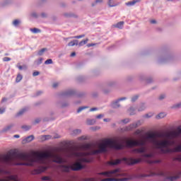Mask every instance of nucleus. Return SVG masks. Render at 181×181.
<instances>
[{"label":"nucleus","mask_w":181,"mask_h":181,"mask_svg":"<svg viewBox=\"0 0 181 181\" xmlns=\"http://www.w3.org/2000/svg\"><path fill=\"white\" fill-rule=\"evenodd\" d=\"M146 142L151 144L160 153H172V152H181V129L177 132L170 133H160L156 135L154 134H148L145 139L129 140L126 142L127 148L139 146V148H132L133 153H143L142 157L146 158L148 163H160V160H149L153 158V153H146L148 147Z\"/></svg>","instance_id":"f257e3e1"},{"label":"nucleus","mask_w":181,"mask_h":181,"mask_svg":"<svg viewBox=\"0 0 181 181\" xmlns=\"http://www.w3.org/2000/svg\"><path fill=\"white\" fill-rule=\"evenodd\" d=\"M8 165L9 166H33V156L23 153L4 156L0 157V166Z\"/></svg>","instance_id":"f03ea898"},{"label":"nucleus","mask_w":181,"mask_h":181,"mask_svg":"<svg viewBox=\"0 0 181 181\" xmlns=\"http://www.w3.org/2000/svg\"><path fill=\"white\" fill-rule=\"evenodd\" d=\"M100 175L106 176L107 177L101 180V181H127L131 179V177L127 173H124L119 168L112 170L101 173Z\"/></svg>","instance_id":"7ed1b4c3"},{"label":"nucleus","mask_w":181,"mask_h":181,"mask_svg":"<svg viewBox=\"0 0 181 181\" xmlns=\"http://www.w3.org/2000/svg\"><path fill=\"white\" fill-rule=\"evenodd\" d=\"M123 161L124 163H127V165H135L136 163H139L141 162L140 159L133 158H127L124 157L122 159L117 158V159H112L111 158L110 160L107 162V165L109 166H117L121 163V162Z\"/></svg>","instance_id":"20e7f679"},{"label":"nucleus","mask_w":181,"mask_h":181,"mask_svg":"<svg viewBox=\"0 0 181 181\" xmlns=\"http://www.w3.org/2000/svg\"><path fill=\"white\" fill-rule=\"evenodd\" d=\"M175 60L174 54L162 55L158 54L155 57V62L157 64H166V63H170Z\"/></svg>","instance_id":"39448f33"},{"label":"nucleus","mask_w":181,"mask_h":181,"mask_svg":"<svg viewBox=\"0 0 181 181\" xmlns=\"http://www.w3.org/2000/svg\"><path fill=\"white\" fill-rule=\"evenodd\" d=\"M125 100H128V98L127 97H122L119 98L117 99H115V100L112 101L110 103V107L112 108H114L115 110H117L118 108H121L122 105H121V101H125Z\"/></svg>","instance_id":"423d86ee"},{"label":"nucleus","mask_w":181,"mask_h":181,"mask_svg":"<svg viewBox=\"0 0 181 181\" xmlns=\"http://www.w3.org/2000/svg\"><path fill=\"white\" fill-rule=\"evenodd\" d=\"M76 89H68L64 90L59 93L61 97H73V95H76Z\"/></svg>","instance_id":"0eeeda50"},{"label":"nucleus","mask_w":181,"mask_h":181,"mask_svg":"<svg viewBox=\"0 0 181 181\" xmlns=\"http://www.w3.org/2000/svg\"><path fill=\"white\" fill-rule=\"evenodd\" d=\"M170 175H173L168 176L167 179L171 181L176 180L177 179H179V177H180L181 171L179 170H174L170 173Z\"/></svg>","instance_id":"6e6552de"},{"label":"nucleus","mask_w":181,"mask_h":181,"mask_svg":"<svg viewBox=\"0 0 181 181\" xmlns=\"http://www.w3.org/2000/svg\"><path fill=\"white\" fill-rule=\"evenodd\" d=\"M141 125H142V122L141 120H138L136 122L132 123L126 127L124 128V131H132V129H135V128H138V127H141Z\"/></svg>","instance_id":"1a4fd4ad"},{"label":"nucleus","mask_w":181,"mask_h":181,"mask_svg":"<svg viewBox=\"0 0 181 181\" xmlns=\"http://www.w3.org/2000/svg\"><path fill=\"white\" fill-rule=\"evenodd\" d=\"M62 16L66 18H74V19H78V15L73 11L64 12L62 13Z\"/></svg>","instance_id":"9d476101"},{"label":"nucleus","mask_w":181,"mask_h":181,"mask_svg":"<svg viewBox=\"0 0 181 181\" xmlns=\"http://www.w3.org/2000/svg\"><path fill=\"white\" fill-rule=\"evenodd\" d=\"M118 5H119V2H115V0H107V6L109 8H115Z\"/></svg>","instance_id":"9b49d317"},{"label":"nucleus","mask_w":181,"mask_h":181,"mask_svg":"<svg viewBox=\"0 0 181 181\" xmlns=\"http://www.w3.org/2000/svg\"><path fill=\"white\" fill-rule=\"evenodd\" d=\"M28 111H29V108L23 107V109L20 110L18 112L16 113V117H22V115H23L25 112H28Z\"/></svg>","instance_id":"f8f14e48"},{"label":"nucleus","mask_w":181,"mask_h":181,"mask_svg":"<svg viewBox=\"0 0 181 181\" xmlns=\"http://www.w3.org/2000/svg\"><path fill=\"white\" fill-rule=\"evenodd\" d=\"M15 127V124L11 123L8 124L7 126L4 127V129L1 130V132H9L12 128Z\"/></svg>","instance_id":"ddd939ff"},{"label":"nucleus","mask_w":181,"mask_h":181,"mask_svg":"<svg viewBox=\"0 0 181 181\" xmlns=\"http://www.w3.org/2000/svg\"><path fill=\"white\" fill-rule=\"evenodd\" d=\"M57 107H61L62 108H66L69 107V104L67 102H57Z\"/></svg>","instance_id":"4468645a"},{"label":"nucleus","mask_w":181,"mask_h":181,"mask_svg":"<svg viewBox=\"0 0 181 181\" xmlns=\"http://www.w3.org/2000/svg\"><path fill=\"white\" fill-rule=\"evenodd\" d=\"M145 110H146V105L145 103H141L139 105V107L137 109V111L139 112H142V111H145Z\"/></svg>","instance_id":"2eb2a0df"},{"label":"nucleus","mask_w":181,"mask_h":181,"mask_svg":"<svg viewBox=\"0 0 181 181\" xmlns=\"http://www.w3.org/2000/svg\"><path fill=\"white\" fill-rule=\"evenodd\" d=\"M33 139H35V136L30 135V136H27L25 139H23V142H24V144L32 142V141H33Z\"/></svg>","instance_id":"dca6fc26"},{"label":"nucleus","mask_w":181,"mask_h":181,"mask_svg":"<svg viewBox=\"0 0 181 181\" xmlns=\"http://www.w3.org/2000/svg\"><path fill=\"white\" fill-rule=\"evenodd\" d=\"M125 23L124 21H120L116 24H114L112 26L113 28H117V29H122L124 28V24Z\"/></svg>","instance_id":"f3484780"},{"label":"nucleus","mask_w":181,"mask_h":181,"mask_svg":"<svg viewBox=\"0 0 181 181\" xmlns=\"http://www.w3.org/2000/svg\"><path fill=\"white\" fill-rule=\"evenodd\" d=\"M86 92H80L76 90V93L75 94L76 97H78V98H83V97H86Z\"/></svg>","instance_id":"a211bd4d"},{"label":"nucleus","mask_w":181,"mask_h":181,"mask_svg":"<svg viewBox=\"0 0 181 181\" xmlns=\"http://www.w3.org/2000/svg\"><path fill=\"white\" fill-rule=\"evenodd\" d=\"M137 2H141V0H133L132 1H128L125 3V5L127 6H134V5H135V4H137Z\"/></svg>","instance_id":"6ab92c4d"},{"label":"nucleus","mask_w":181,"mask_h":181,"mask_svg":"<svg viewBox=\"0 0 181 181\" xmlns=\"http://www.w3.org/2000/svg\"><path fill=\"white\" fill-rule=\"evenodd\" d=\"M21 23H22V21L19 19H16L12 22V25L14 26V28H18Z\"/></svg>","instance_id":"aec40b11"},{"label":"nucleus","mask_w":181,"mask_h":181,"mask_svg":"<svg viewBox=\"0 0 181 181\" xmlns=\"http://www.w3.org/2000/svg\"><path fill=\"white\" fill-rule=\"evenodd\" d=\"M30 16L31 18H33V19H38L39 16H40L39 15V13H37V12H36L35 11H33L30 12Z\"/></svg>","instance_id":"412c9836"},{"label":"nucleus","mask_w":181,"mask_h":181,"mask_svg":"<svg viewBox=\"0 0 181 181\" xmlns=\"http://www.w3.org/2000/svg\"><path fill=\"white\" fill-rule=\"evenodd\" d=\"M68 46L69 47H71L73 46H78V40H74L68 43Z\"/></svg>","instance_id":"4be33fe9"},{"label":"nucleus","mask_w":181,"mask_h":181,"mask_svg":"<svg viewBox=\"0 0 181 181\" xmlns=\"http://www.w3.org/2000/svg\"><path fill=\"white\" fill-rule=\"evenodd\" d=\"M135 111H136V109L134 106H132L128 109L129 115H135Z\"/></svg>","instance_id":"5701e85b"},{"label":"nucleus","mask_w":181,"mask_h":181,"mask_svg":"<svg viewBox=\"0 0 181 181\" xmlns=\"http://www.w3.org/2000/svg\"><path fill=\"white\" fill-rule=\"evenodd\" d=\"M13 4V0H4L1 5L2 6H7L8 5H12Z\"/></svg>","instance_id":"b1692460"},{"label":"nucleus","mask_w":181,"mask_h":181,"mask_svg":"<svg viewBox=\"0 0 181 181\" xmlns=\"http://www.w3.org/2000/svg\"><path fill=\"white\" fill-rule=\"evenodd\" d=\"M115 86H117V81H110L107 83V87H115Z\"/></svg>","instance_id":"393cba45"},{"label":"nucleus","mask_w":181,"mask_h":181,"mask_svg":"<svg viewBox=\"0 0 181 181\" xmlns=\"http://www.w3.org/2000/svg\"><path fill=\"white\" fill-rule=\"evenodd\" d=\"M45 52H47V48H42L40 50H39L37 53V56H43Z\"/></svg>","instance_id":"a878e982"},{"label":"nucleus","mask_w":181,"mask_h":181,"mask_svg":"<svg viewBox=\"0 0 181 181\" xmlns=\"http://www.w3.org/2000/svg\"><path fill=\"white\" fill-rule=\"evenodd\" d=\"M80 134H81V129H74L71 132V135H74V136H76V135H80Z\"/></svg>","instance_id":"bb28decb"},{"label":"nucleus","mask_w":181,"mask_h":181,"mask_svg":"<svg viewBox=\"0 0 181 181\" xmlns=\"http://www.w3.org/2000/svg\"><path fill=\"white\" fill-rule=\"evenodd\" d=\"M30 32H32V33H42V30L39 28H30Z\"/></svg>","instance_id":"cd10ccee"},{"label":"nucleus","mask_w":181,"mask_h":181,"mask_svg":"<svg viewBox=\"0 0 181 181\" xmlns=\"http://www.w3.org/2000/svg\"><path fill=\"white\" fill-rule=\"evenodd\" d=\"M103 2H104V0H95V1H93L91 4V6L94 7V6H97L98 4H103Z\"/></svg>","instance_id":"c85d7f7f"},{"label":"nucleus","mask_w":181,"mask_h":181,"mask_svg":"<svg viewBox=\"0 0 181 181\" xmlns=\"http://www.w3.org/2000/svg\"><path fill=\"white\" fill-rule=\"evenodd\" d=\"M165 117H166V113L165 112H160V114H158L156 118V119H160L162 118H165Z\"/></svg>","instance_id":"c756f323"},{"label":"nucleus","mask_w":181,"mask_h":181,"mask_svg":"<svg viewBox=\"0 0 181 181\" xmlns=\"http://www.w3.org/2000/svg\"><path fill=\"white\" fill-rule=\"evenodd\" d=\"M21 129H23L24 131H29L32 129V126L24 124L21 126Z\"/></svg>","instance_id":"7c9ffc66"},{"label":"nucleus","mask_w":181,"mask_h":181,"mask_svg":"<svg viewBox=\"0 0 181 181\" xmlns=\"http://www.w3.org/2000/svg\"><path fill=\"white\" fill-rule=\"evenodd\" d=\"M43 63V58H40L35 61L34 64L35 66H40V64H42Z\"/></svg>","instance_id":"2f4dec72"},{"label":"nucleus","mask_w":181,"mask_h":181,"mask_svg":"<svg viewBox=\"0 0 181 181\" xmlns=\"http://www.w3.org/2000/svg\"><path fill=\"white\" fill-rule=\"evenodd\" d=\"M88 42V38H86V40L81 41L79 43L78 42V45L80 47H81V46H84V45H87Z\"/></svg>","instance_id":"473e14b6"},{"label":"nucleus","mask_w":181,"mask_h":181,"mask_svg":"<svg viewBox=\"0 0 181 181\" xmlns=\"http://www.w3.org/2000/svg\"><path fill=\"white\" fill-rule=\"evenodd\" d=\"M171 108H173V110H177L179 108H181V102L174 104Z\"/></svg>","instance_id":"72a5a7b5"},{"label":"nucleus","mask_w":181,"mask_h":181,"mask_svg":"<svg viewBox=\"0 0 181 181\" xmlns=\"http://www.w3.org/2000/svg\"><path fill=\"white\" fill-rule=\"evenodd\" d=\"M41 121H42V118L37 117L35 119L34 121L33 122V125H37V124H40Z\"/></svg>","instance_id":"f704fd0d"},{"label":"nucleus","mask_w":181,"mask_h":181,"mask_svg":"<svg viewBox=\"0 0 181 181\" xmlns=\"http://www.w3.org/2000/svg\"><path fill=\"white\" fill-rule=\"evenodd\" d=\"M40 17L42 18V19H47V18H49V14L46 12H42L40 13Z\"/></svg>","instance_id":"c9c22d12"},{"label":"nucleus","mask_w":181,"mask_h":181,"mask_svg":"<svg viewBox=\"0 0 181 181\" xmlns=\"http://www.w3.org/2000/svg\"><path fill=\"white\" fill-rule=\"evenodd\" d=\"M139 98V95H134L132 97L131 101L132 103H135Z\"/></svg>","instance_id":"e433bc0d"},{"label":"nucleus","mask_w":181,"mask_h":181,"mask_svg":"<svg viewBox=\"0 0 181 181\" xmlns=\"http://www.w3.org/2000/svg\"><path fill=\"white\" fill-rule=\"evenodd\" d=\"M42 141H47V139H52L51 135H43L42 136Z\"/></svg>","instance_id":"4c0bfd02"},{"label":"nucleus","mask_w":181,"mask_h":181,"mask_svg":"<svg viewBox=\"0 0 181 181\" xmlns=\"http://www.w3.org/2000/svg\"><path fill=\"white\" fill-rule=\"evenodd\" d=\"M94 124H95V119H88L87 120V124L88 125H94Z\"/></svg>","instance_id":"58836bf2"},{"label":"nucleus","mask_w":181,"mask_h":181,"mask_svg":"<svg viewBox=\"0 0 181 181\" xmlns=\"http://www.w3.org/2000/svg\"><path fill=\"white\" fill-rule=\"evenodd\" d=\"M86 108H88V107L87 106H82V107H80L78 110H77V113H80L81 112V111L84 110H86Z\"/></svg>","instance_id":"ea45409f"},{"label":"nucleus","mask_w":181,"mask_h":181,"mask_svg":"<svg viewBox=\"0 0 181 181\" xmlns=\"http://www.w3.org/2000/svg\"><path fill=\"white\" fill-rule=\"evenodd\" d=\"M102 93H103V94H110V93H111V90L109 88H103L102 89Z\"/></svg>","instance_id":"a19ab883"},{"label":"nucleus","mask_w":181,"mask_h":181,"mask_svg":"<svg viewBox=\"0 0 181 181\" xmlns=\"http://www.w3.org/2000/svg\"><path fill=\"white\" fill-rule=\"evenodd\" d=\"M152 117H153V114L151 112L147 113L143 116L144 118H152Z\"/></svg>","instance_id":"79ce46f5"},{"label":"nucleus","mask_w":181,"mask_h":181,"mask_svg":"<svg viewBox=\"0 0 181 181\" xmlns=\"http://www.w3.org/2000/svg\"><path fill=\"white\" fill-rule=\"evenodd\" d=\"M60 8H67V4L64 1H62L59 3Z\"/></svg>","instance_id":"37998d69"},{"label":"nucleus","mask_w":181,"mask_h":181,"mask_svg":"<svg viewBox=\"0 0 181 181\" xmlns=\"http://www.w3.org/2000/svg\"><path fill=\"white\" fill-rule=\"evenodd\" d=\"M22 78H23L22 75L18 74L16 79V83H19L22 80Z\"/></svg>","instance_id":"c03bdc74"},{"label":"nucleus","mask_w":181,"mask_h":181,"mask_svg":"<svg viewBox=\"0 0 181 181\" xmlns=\"http://www.w3.org/2000/svg\"><path fill=\"white\" fill-rule=\"evenodd\" d=\"M146 81L148 84H151V83H153V78H152V77H148L146 78Z\"/></svg>","instance_id":"a18cd8bd"},{"label":"nucleus","mask_w":181,"mask_h":181,"mask_svg":"<svg viewBox=\"0 0 181 181\" xmlns=\"http://www.w3.org/2000/svg\"><path fill=\"white\" fill-rule=\"evenodd\" d=\"M165 98H166L165 94H161L158 97V100H160V101H162V100H165Z\"/></svg>","instance_id":"49530a36"},{"label":"nucleus","mask_w":181,"mask_h":181,"mask_svg":"<svg viewBox=\"0 0 181 181\" xmlns=\"http://www.w3.org/2000/svg\"><path fill=\"white\" fill-rule=\"evenodd\" d=\"M122 122H123V124H128V122H131V119L126 118L124 119H122Z\"/></svg>","instance_id":"de8ad7c7"},{"label":"nucleus","mask_w":181,"mask_h":181,"mask_svg":"<svg viewBox=\"0 0 181 181\" xmlns=\"http://www.w3.org/2000/svg\"><path fill=\"white\" fill-rule=\"evenodd\" d=\"M45 64H53V60L52 59H47L45 62Z\"/></svg>","instance_id":"09e8293b"},{"label":"nucleus","mask_w":181,"mask_h":181,"mask_svg":"<svg viewBox=\"0 0 181 181\" xmlns=\"http://www.w3.org/2000/svg\"><path fill=\"white\" fill-rule=\"evenodd\" d=\"M86 35L83 34L81 35H77V36H74L73 37V39H81L82 37H85Z\"/></svg>","instance_id":"8fccbe9b"},{"label":"nucleus","mask_w":181,"mask_h":181,"mask_svg":"<svg viewBox=\"0 0 181 181\" xmlns=\"http://www.w3.org/2000/svg\"><path fill=\"white\" fill-rule=\"evenodd\" d=\"M179 80H180V76H175V77L173 78V83H176V81H179Z\"/></svg>","instance_id":"3c124183"},{"label":"nucleus","mask_w":181,"mask_h":181,"mask_svg":"<svg viewBox=\"0 0 181 181\" xmlns=\"http://www.w3.org/2000/svg\"><path fill=\"white\" fill-rule=\"evenodd\" d=\"M59 86H60V83H59V82H56L52 84L53 88H57V87H59Z\"/></svg>","instance_id":"603ef678"},{"label":"nucleus","mask_w":181,"mask_h":181,"mask_svg":"<svg viewBox=\"0 0 181 181\" xmlns=\"http://www.w3.org/2000/svg\"><path fill=\"white\" fill-rule=\"evenodd\" d=\"M78 81H79L80 83H81V81H84V77L83 76H78L77 78Z\"/></svg>","instance_id":"864d4df0"},{"label":"nucleus","mask_w":181,"mask_h":181,"mask_svg":"<svg viewBox=\"0 0 181 181\" xmlns=\"http://www.w3.org/2000/svg\"><path fill=\"white\" fill-rule=\"evenodd\" d=\"M51 20L52 21V22H56L57 21V16H52L51 17Z\"/></svg>","instance_id":"5fc2aeb1"},{"label":"nucleus","mask_w":181,"mask_h":181,"mask_svg":"<svg viewBox=\"0 0 181 181\" xmlns=\"http://www.w3.org/2000/svg\"><path fill=\"white\" fill-rule=\"evenodd\" d=\"M79 141H86L87 139V137L86 136H82L78 138Z\"/></svg>","instance_id":"6e6d98bb"},{"label":"nucleus","mask_w":181,"mask_h":181,"mask_svg":"<svg viewBox=\"0 0 181 181\" xmlns=\"http://www.w3.org/2000/svg\"><path fill=\"white\" fill-rule=\"evenodd\" d=\"M39 74H40V72L36 71L33 72V77H36V76H39Z\"/></svg>","instance_id":"4d7b16f0"},{"label":"nucleus","mask_w":181,"mask_h":181,"mask_svg":"<svg viewBox=\"0 0 181 181\" xmlns=\"http://www.w3.org/2000/svg\"><path fill=\"white\" fill-rule=\"evenodd\" d=\"M3 62H11V58L6 57L3 58Z\"/></svg>","instance_id":"13d9d810"},{"label":"nucleus","mask_w":181,"mask_h":181,"mask_svg":"<svg viewBox=\"0 0 181 181\" xmlns=\"http://www.w3.org/2000/svg\"><path fill=\"white\" fill-rule=\"evenodd\" d=\"M103 117H104V115L100 114V115H98L96 116V118H97L98 119H101V118H103Z\"/></svg>","instance_id":"bf43d9fd"},{"label":"nucleus","mask_w":181,"mask_h":181,"mask_svg":"<svg viewBox=\"0 0 181 181\" xmlns=\"http://www.w3.org/2000/svg\"><path fill=\"white\" fill-rule=\"evenodd\" d=\"M136 135H141V134H142V131L137 129L135 132Z\"/></svg>","instance_id":"052dcab7"},{"label":"nucleus","mask_w":181,"mask_h":181,"mask_svg":"<svg viewBox=\"0 0 181 181\" xmlns=\"http://www.w3.org/2000/svg\"><path fill=\"white\" fill-rule=\"evenodd\" d=\"M18 69H19V70H23V69H26V66H17Z\"/></svg>","instance_id":"680f3d73"},{"label":"nucleus","mask_w":181,"mask_h":181,"mask_svg":"<svg viewBox=\"0 0 181 181\" xmlns=\"http://www.w3.org/2000/svg\"><path fill=\"white\" fill-rule=\"evenodd\" d=\"M150 23L153 25H156L158 23V22L156 21V20H151Z\"/></svg>","instance_id":"e2e57ef3"},{"label":"nucleus","mask_w":181,"mask_h":181,"mask_svg":"<svg viewBox=\"0 0 181 181\" xmlns=\"http://www.w3.org/2000/svg\"><path fill=\"white\" fill-rule=\"evenodd\" d=\"M98 110L97 107H92L90 109V112H92L93 111H97Z\"/></svg>","instance_id":"0e129e2a"},{"label":"nucleus","mask_w":181,"mask_h":181,"mask_svg":"<svg viewBox=\"0 0 181 181\" xmlns=\"http://www.w3.org/2000/svg\"><path fill=\"white\" fill-rule=\"evenodd\" d=\"M177 77H180V78H181V71H178L177 72Z\"/></svg>","instance_id":"69168bd1"},{"label":"nucleus","mask_w":181,"mask_h":181,"mask_svg":"<svg viewBox=\"0 0 181 181\" xmlns=\"http://www.w3.org/2000/svg\"><path fill=\"white\" fill-rule=\"evenodd\" d=\"M93 46H95V44H94V43H90V44H88V45H87V47H92Z\"/></svg>","instance_id":"338daca9"},{"label":"nucleus","mask_w":181,"mask_h":181,"mask_svg":"<svg viewBox=\"0 0 181 181\" xmlns=\"http://www.w3.org/2000/svg\"><path fill=\"white\" fill-rule=\"evenodd\" d=\"M93 76H98V72H96L95 71H92Z\"/></svg>","instance_id":"774afa93"}]
</instances>
